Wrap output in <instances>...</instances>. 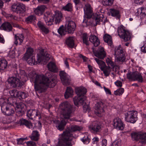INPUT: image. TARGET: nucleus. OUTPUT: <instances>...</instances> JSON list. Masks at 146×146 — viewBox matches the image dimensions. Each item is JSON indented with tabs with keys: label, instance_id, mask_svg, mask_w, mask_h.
Returning a JSON list of instances; mask_svg holds the SVG:
<instances>
[{
	"label": "nucleus",
	"instance_id": "1",
	"mask_svg": "<svg viewBox=\"0 0 146 146\" xmlns=\"http://www.w3.org/2000/svg\"><path fill=\"white\" fill-rule=\"evenodd\" d=\"M31 81L35 83V89L36 93L44 92L47 87L52 88L57 83V76L52 74L51 77V81L44 75H39L35 72L31 73Z\"/></svg>",
	"mask_w": 146,
	"mask_h": 146
},
{
	"label": "nucleus",
	"instance_id": "2",
	"mask_svg": "<svg viewBox=\"0 0 146 146\" xmlns=\"http://www.w3.org/2000/svg\"><path fill=\"white\" fill-rule=\"evenodd\" d=\"M50 58V55L46 52H44L43 50H41V52L39 54H37V61L35 60V56H32L26 60L28 63L31 65H33L36 64L38 63H40L41 62L46 63Z\"/></svg>",
	"mask_w": 146,
	"mask_h": 146
},
{
	"label": "nucleus",
	"instance_id": "3",
	"mask_svg": "<svg viewBox=\"0 0 146 146\" xmlns=\"http://www.w3.org/2000/svg\"><path fill=\"white\" fill-rule=\"evenodd\" d=\"M75 91L77 96L73 99L74 104L78 107L80 104H82L84 102L86 103V97L84 95L87 92L86 89L83 87H79L76 89Z\"/></svg>",
	"mask_w": 146,
	"mask_h": 146
},
{
	"label": "nucleus",
	"instance_id": "4",
	"mask_svg": "<svg viewBox=\"0 0 146 146\" xmlns=\"http://www.w3.org/2000/svg\"><path fill=\"white\" fill-rule=\"evenodd\" d=\"M72 136L70 135L68 131H64L58 139V141H55L54 146H61L62 142L64 143L65 146H72L71 141L72 140Z\"/></svg>",
	"mask_w": 146,
	"mask_h": 146
},
{
	"label": "nucleus",
	"instance_id": "5",
	"mask_svg": "<svg viewBox=\"0 0 146 146\" xmlns=\"http://www.w3.org/2000/svg\"><path fill=\"white\" fill-rule=\"evenodd\" d=\"M62 18L61 13L58 12L55 13V15L49 13L45 15L44 18L47 25H51L53 24L54 19L56 24L59 23Z\"/></svg>",
	"mask_w": 146,
	"mask_h": 146
},
{
	"label": "nucleus",
	"instance_id": "6",
	"mask_svg": "<svg viewBox=\"0 0 146 146\" xmlns=\"http://www.w3.org/2000/svg\"><path fill=\"white\" fill-rule=\"evenodd\" d=\"M59 108L61 110V113L64 118L69 119L72 113V108L71 105L67 102H64L60 104Z\"/></svg>",
	"mask_w": 146,
	"mask_h": 146
},
{
	"label": "nucleus",
	"instance_id": "7",
	"mask_svg": "<svg viewBox=\"0 0 146 146\" xmlns=\"http://www.w3.org/2000/svg\"><path fill=\"white\" fill-rule=\"evenodd\" d=\"M118 33L120 37L123 39L124 41H128L125 45L126 46H128L131 42V34L128 31L125 30L124 27L122 25L118 27Z\"/></svg>",
	"mask_w": 146,
	"mask_h": 146
},
{
	"label": "nucleus",
	"instance_id": "8",
	"mask_svg": "<svg viewBox=\"0 0 146 146\" xmlns=\"http://www.w3.org/2000/svg\"><path fill=\"white\" fill-rule=\"evenodd\" d=\"M114 55L116 56L115 60L121 63L125 62L126 58L125 52L120 46L115 48Z\"/></svg>",
	"mask_w": 146,
	"mask_h": 146
},
{
	"label": "nucleus",
	"instance_id": "9",
	"mask_svg": "<svg viewBox=\"0 0 146 146\" xmlns=\"http://www.w3.org/2000/svg\"><path fill=\"white\" fill-rule=\"evenodd\" d=\"M84 19L82 22L83 23H85L86 24V26L90 25L92 23H88L89 19L91 18L92 13V11L90 5L87 4L85 5V7L84 8Z\"/></svg>",
	"mask_w": 146,
	"mask_h": 146
},
{
	"label": "nucleus",
	"instance_id": "10",
	"mask_svg": "<svg viewBox=\"0 0 146 146\" xmlns=\"http://www.w3.org/2000/svg\"><path fill=\"white\" fill-rule=\"evenodd\" d=\"M125 120L127 122L134 123L137 120V112L136 111H128L125 113Z\"/></svg>",
	"mask_w": 146,
	"mask_h": 146
},
{
	"label": "nucleus",
	"instance_id": "11",
	"mask_svg": "<svg viewBox=\"0 0 146 146\" xmlns=\"http://www.w3.org/2000/svg\"><path fill=\"white\" fill-rule=\"evenodd\" d=\"M11 10L17 13H23L26 10V7L22 3H14L11 6Z\"/></svg>",
	"mask_w": 146,
	"mask_h": 146
},
{
	"label": "nucleus",
	"instance_id": "12",
	"mask_svg": "<svg viewBox=\"0 0 146 146\" xmlns=\"http://www.w3.org/2000/svg\"><path fill=\"white\" fill-rule=\"evenodd\" d=\"M127 77L129 80L137 81L141 83L143 81V78L141 74L137 71L128 73Z\"/></svg>",
	"mask_w": 146,
	"mask_h": 146
},
{
	"label": "nucleus",
	"instance_id": "13",
	"mask_svg": "<svg viewBox=\"0 0 146 146\" xmlns=\"http://www.w3.org/2000/svg\"><path fill=\"white\" fill-rule=\"evenodd\" d=\"M106 107L105 105L102 102L100 101L98 102L94 107L95 114L99 117H101L104 111V108Z\"/></svg>",
	"mask_w": 146,
	"mask_h": 146
},
{
	"label": "nucleus",
	"instance_id": "14",
	"mask_svg": "<svg viewBox=\"0 0 146 146\" xmlns=\"http://www.w3.org/2000/svg\"><path fill=\"white\" fill-rule=\"evenodd\" d=\"M8 82L12 87H20L23 85V82L19 79L14 77L9 78L8 79Z\"/></svg>",
	"mask_w": 146,
	"mask_h": 146
},
{
	"label": "nucleus",
	"instance_id": "15",
	"mask_svg": "<svg viewBox=\"0 0 146 146\" xmlns=\"http://www.w3.org/2000/svg\"><path fill=\"white\" fill-rule=\"evenodd\" d=\"M59 74L62 84L64 85H69L71 80L70 76L64 71H60Z\"/></svg>",
	"mask_w": 146,
	"mask_h": 146
},
{
	"label": "nucleus",
	"instance_id": "16",
	"mask_svg": "<svg viewBox=\"0 0 146 146\" xmlns=\"http://www.w3.org/2000/svg\"><path fill=\"white\" fill-rule=\"evenodd\" d=\"M75 22L69 20L67 22L65 25L66 32L68 33H73L76 28Z\"/></svg>",
	"mask_w": 146,
	"mask_h": 146
},
{
	"label": "nucleus",
	"instance_id": "17",
	"mask_svg": "<svg viewBox=\"0 0 146 146\" xmlns=\"http://www.w3.org/2000/svg\"><path fill=\"white\" fill-rule=\"evenodd\" d=\"M89 128L90 131L94 133L99 132L101 129V125L97 122H94L89 126Z\"/></svg>",
	"mask_w": 146,
	"mask_h": 146
},
{
	"label": "nucleus",
	"instance_id": "18",
	"mask_svg": "<svg viewBox=\"0 0 146 146\" xmlns=\"http://www.w3.org/2000/svg\"><path fill=\"white\" fill-rule=\"evenodd\" d=\"M93 52L96 56L101 59H104L106 55L104 48L102 47H100L97 50L93 51Z\"/></svg>",
	"mask_w": 146,
	"mask_h": 146
},
{
	"label": "nucleus",
	"instance_id": "19",
	"mask_svg": "<svg viewBox=\"0 0 146 146\" xmlns=\"http://www.w3.org/2000/svg\"><path fill=\"white\" fill-rule=\"evenodd\" d=\"M114 127L119 130H122L124 128V125L121 120L118 117L115 118L113 120Z\"/></svg>",
	"mask_w": 146,
	"mask_h": 146
},
{
	"label": "nucleus",
	"instance_id": "20",
	"mask_svg": "<svg viewBox=\"0 0 146 146\" xmlns=\"http://www.w3.org/2000/svg\"><path fill=\"white\" fill-rule=\"evenodd\" d=\"M1 110L4 114L7 116L12 115L15 112L13 109L9 105L7 106L5 109L3 106H1Z\"/></svg>",
	"mask_w": 146,
	"mask_h": 146
},
{
	"label": "nucleus",
	"instance_id": "21",
	"mask_svg": "<svg viewBox=\"0 0 146 146\" xmlns=\"http://www.w3.org/2000/svg\"><path fill=\"white\" fill-rule=\"evenodd\" d=\"M54 123L56 124V127L57 129L60 131L63 130L66 124V121L65 119L61 120L60 121L57 120L54 121Z\"/></svg>",
	"mask_w": 146,
	"mask_h": 146
},
{
	"label": "nucleus",
	"instance_id": "22",
	"mask_svg": "<svg viewBox=\"0 0 146 146\" xmlns=\"http://www.w3.org/2000/svg\"><path fill=\"white\" fill-rule=\"evenodd\" d=\"M46 7L43 5L37 7L36 8L33 9L35 14L37 15L40 16L42 15L44 12Z\"/></svg>",
	"mask_w": 146,
	"mask_h": 146
},
{
	"label": "nucleus",
	"instance_id": "23",
	"mask_svg": "<svg viewBox=\"0 0 146 146\" xmlns=\"http://www.w3.org/2000/svg\"><path fill=\"white\" fill-rule=\"evenodd\" d=\"M82 128L76 125H71L69 128H68L65 131H67L70 134V135L72 136V139L74 137V136L71 133V132L76 131H80L81 130Z\"/></svg>",
	"mask_w": 146,
	"mask_h": 146
},
{
	"label": "nucleus",
	"instance_id": "24",
	"mask_svg": "<svg viewBox=\"0 0 146 146\" xmlns=\"http://www.w3.org/2000/svg\"><path fill=\"white\" fill-rule=\"evenodd\" d=\"M24 36L22 34L15 35V44L17 45L21 44L24 39Z\"/></svg>",
	"mask_w": 146,
	"mask_h": 146
},
{
	"label": "nucleus",
	"instance_id": "25",
	"mask_svg": "<svg viewBox=\"0 0 146 146\" xmlns=\"http://www.w3.org/2000/svg\"><path fill=\"white\" fill-rule=\"evenodd\" d=\"M89 41L92 43L94 46H97L100 44V41L98 37L95 35H91L90 36Z\"/></svg>",
	"mask_w": 146,
	"mask_h": 146
},
{
	"label": "nucleus",
	"instance_id": "26",
	"mask_svg": "<svg viewBox=\"0 0 146 146\" xmlns=\"http://www.w3.org/2000/svg\"><path fill=\"white\" fill-rule=\"evenodd\" d=\"M25 105L23 103L15 104V110L16 112L23 114L24 111L23 109L24 108Z\"/></svg>",
	"mask_w": 146,
	"mask_h": 146
},
{
	"label": "nucleus",
	"instance_id": "27",
	"mask_svg": "<svg viewBox=\"0 0 146 146\" xmlns=\"http://www.w3.org/2000/svg\"><path fill=\"white\" fill-rule=\"evenodd\" d=\"M37 25L39 29L42 32L46 34L48 33L49 31L48 29L45 27L43 23L41 21H39L37 23Z\"/></svg>",
	"mask_w": 146,
	"mask_h": 146
},
{
	"label": "nucleus",
	"instance_id": "28",
	"mask_svg": "<svg viewBox=\"0 0 146 146\" xmlns=\"http://www.w3.org/2000/svg\"><path fill=\"white\" fill-rule=\"evenodd\" d=\"M40 134L36 130L33 131L31 135L30 136L31 139L35 141H38L39 139Z\"/></svg>",
	"mask_w": 146,
	"mask_h": 146
},
{
	"label": "nucleus",
	"instance_id": "29",
	"mask_svg": "<svg viewBox=\"0 0 146 146\" xmlns=\"http://www.w3.org/2000/svg\"><path fill=\"white\" fill-rule=\"evenodd\" d=\"M19 123L21 125H25L29 128H31L33 127L32 123L25 119H21Z\"/></svg>",
	"mask_w": 146,
	"mask_h": 146
},
{
	"label": "nucleus",
	"instance_id": "30",
	"mask_svg": "<svg viewBox=\"0 0 146 146\" xmlns=\"http://www.w3.org/2000/svg\"><path fill=\"white\" fill-rule=\"evenodd\" d=\"M48 70L50 71L55 72L58 71V69L55 64L53 62H50L48 65Z\"/></svg>",
	"mask_w": 146,
	"mask_h": 146
},
{
	"label": "nucleus",
	"instance_id": "31",
	"mask_svg": "<svg viewBox=\"0 0 146 146\" xmlns=\"http://www.w3.org/2000/svg\"><path fill=\"white\" fill-rule=\"evenodd\" d=\"M110 11L112 16L115 17L117 19L120 18V15L119 10L114 9H110Z\"/></svg>",
	"mask_w": 146,
	"mask_h": 146
},
{
	"label": "nucleus",
	"instance_id": "32",
	"mask_svg": "<svg viewBox=\"0 0 146 146\" xmlns=\"http://www.w3.org/2000/svg\"><path fill=\"white\" fill-rule=\"evenodd\" d=\"M66 43L68 47L73 48L74 44V37L70 36L66 40Z\"/></svg>",
	"mask_w": 146,
	"mask_h": 146
},
{
	"label": "nucleus",
	"instance_id": "33",
	"mask_svg": "<svg viewBox=\"0 0 146 146\" xmlns=\"http://www.w3.org/2000/svg\"><path fill=\"white\" fill-rule=\"evenodd\" d=\"M33 52V50L32 48H28L25 54L24 58L25 59H28L32 56H35Z\"/></svg>",
	"mask_w": 146,
	"mask_h": 146
},
{
	"label": "nucleus",
	"instance_id": "34",
	"mask_svg": "<svg viewBox=\"0 0 146 146\" xmlns=\"http://www.w3.org/2000/svg\"><path fill=\"white\" fill-rule=\"evenodd\" d=\"M104 42L107 43L108 45L111 46L112 44V37L110 35L108 34H105L104 36Z\"/></svg>",
	"mask_w": 146,
	"mask_h": 146
},
{
	"label": "nucleus",
	"instance_id": "35",
	"mask_svg": "<svg viewBox=\"0 0 146 146\" xmlns=\"http://www.w3.org/2000/svg\"><path fill=\"white\" fill-rule=\"evenodd\" d=\"M1 28L3 30L7 31H11L12 26L9 22H6L3 23L1 26Z\"/></svg>",
	"mask_w": 146,
	"mask_h": 146
},
{
	"label": "nucleus",
	"instance_id": "36",
	"mask_svg": "<svg viewBox=\"0 0 146 146\" xmlns=\"http://www.w3.org/2000/svg\"><path fill=\"white\" fill-rule=\"evenodd\" d=\"M7 65L6 60L3 58H0V71L6 68Z\"/></svg>",
	"mask_w": 146,
	"mask_h": 146
},
{
	"label": "nucleus",
	"instance_id": "37",
	"mask_svg": "<svg viewBox=\"0 0 146 146\" xmlns=\"http://www.w3.org/2000/svg\"><path fill=\"white\" fill-rule=\"evenodd\" d=\"M73 90L71 87H67L64 94V96L67 99L72 96Z\"/></svg>",
	"mask_w": 146,
	"mask_h": 146
},
{
	"label": "nucleus",
	"instance_id": "38",
	"mask_svg": "<svg viewBox=\"0 0 146 146\" xmlns=\"http://www.w3.org/2000/svg\"><path fill=\"white\" fill-rule=\"evenodd\" d=\"M103 15L102 14L100 15V16L98 15L96 17H95L93 20L94 23H95L96 25L99 24L100 23L103 21Z\"/></svg>",
	"mask_w": 146,
	"mask_h": 146
},
{
	"label": "nucleus",
	"instance_id": "39",
	"mask_svg": "<svg viewBox=\"0 0 146 146\" xmlns=\"http://www.w3.org/2000/svg\"><path fill=\"white\" fill-rule=\"evenodd\" d=\"M73 7L72 4L70 3H67L63 7V9L65 11L71 12L73 10Z\"/></svg>",
	"mask_w": 146,
	"mask_h": 146
},
{
	"label": "nucleus",
	"instance_id": "40",
	"mask_svg": "<svg viewBox=\"0 0 146 146\" xmlns=\"http://www.w3.org/2000/svg\"><path fill=\"white\" fill-rule=\"evenodd\" d=\"M95 60L98 64L101 70L105 67L106 64L104 62L97 58H95Z\"/></svg>",
	"mask_w": 146,
	"mask_h": 146
},
{
	"label": "nucleus",
	"instance_id": "41",
	"mask_svg": "<svg viewBox=\"0 0 146 146\" xmlns=\"http://www.w3.org/2000/svg\"><path fill=\"white\" fill-rule=\"evenodd\" d=\"M34 112L35 113L33 115V119H40L41 118V115L38 110L35 109Z\"/></svg>",
	"mask_w": 146,
	"mask_h": 146
},
{
	"label": "nucleus",
	"instance_id": "42",
	"mask_svg": "<svg viewBox=\"0 0 146 146\" xmlns=\"http://www.w3.org/2000/svg\"><path fill=\"white\" fill-rule=\"evenodd\" d=\"M101 70L103 71V72L104 74L106 76H109L111 71V68L110 67H105L102 69Z\"/></svg>",
	"mask_w": 146,
	"mask_h": 146
},
{
	"label": "nucleus",
	"instance_id": "43",
	"mask_svg": "<svg viewBox=\"0 0 146 146\" xmlns=\"http://www.w3.org/2000/svg\"><path fill=\"white\" fill-rule=\"evenodd\" d=\"M141 133V132H133L131 134V135L132 138L134 140H137L140 139Z\"/></svg>",
	"mask_w": 146,
	"mask_h": 146
},
{
	"label": "nucleus",
	"instance_id": "44",
	"mask_svg": "<svg viewBox=\"0 0 146 146\" xmlns=\"http://www.w3.org/2000/svg\"><path fill=\"white\" fill-rule=\"evenodd\" d=\"M114 0H102V3L104 6H110L112 5Z\"/></svg>",
	"mask_w": 146,
	"mask_h": 146
},
{
	"label": "nucleus",
	"instance_id": "45",
	"mask_svg": "<svg viewBox=\"0 0 146 146\" xmlns=\"http://www.w3.org/2000/svg\"><path fill=\"white\" fill-rule=\"evenodd\" d=\"M36 18L35 15H30L27 17L25 20L28 23H30L36 20Z\"/></svg>",
	"mask_w": 146,
	"mask_h": 146
},
{
	"label": "nucleus",
	"instance_id": "46",
	"mask_svg": "<svg viewBox=\"0 0 146 146\" xmlns=\"http://www.w3.org/2000/svg\"><path fill=\"white\" fill-rule=\"evenodd\" d=\"M34 110L30 109L28 110L27 113V116L30 119H33Z\"/></svg>",
	"mask_w": 146,
	"mask_h": 146
},
{
	"label": "nucleus",
	"instance_id": "47",
	"mask_svg": "<svg viewBox=\"0 0 146 146\" xmlns=\"http://www.w3.org/2000/svg\"><path fill=\"white\" fill-rule=\"evenodd\" d=\"M138 13L142 15H146V8H139L137 9Z\"/></svg>",
	"mask_w": 146,
	"mask_h": 146
},
{
	"label": "nucleus",
	"instance_id": "48",
	"mask_svg": "<svg viewBox=\"0 0 146 146\" xmlns=\"http://www.w3.org/2000/svg\"><path fill=\"white\" fill-rule=\"evenodd\" d=\"M11 96L13 97H19V92L16 90H13L10 91L9 92Z\"/></svg>",
	"mask_w": 146,
	"mask_h": 146
},
{
	"label": "nucleus",
	"instance_id": "49",
	"mask_svg": "<svg viewBox=\"0 0 146 146\" xmlns=\"http://www.w3.org/2000/svg\"><path fill=\"white\" fill-rule=\"evenodd\" d=\"M140 139L142 143H146V133L141 132Z\"/></svg>",
	"mask_w": 146,
	"mask_h": 146
},
{
	"label": "nucleus",
	"instance_id": "50",
	"mask_svg": "<svg viewBox=\"0 0 146 146\" xmlns=\"http://www.w3.org/2000/svg\"><path fill=\"white\" fill-rule=\"evenodd\" d=\"M106 62L107 64L110 67L112 66H114V64L112 60V58L111 57H107L106 58Z\"/></svg>",
	"mask_w": 146,
	"mask_h": 146
},
{
	"label": "nucleus",
	"instance_id": "51",
	"mask_svg": "<svg viewBox=\"0 0 146 146\" xmlns=\"http://www.w3.org/2000/svg\"><path fill=\"white\" fill-rule=\"evenodd\" d=\"M124 91L123 88H120L114 91V94L116 96L121 95Z\"/></svg>",
	"mask_w": 146,
	"mask_h": 146
},
{
	"label": "nucleus",
	"instance_id": "52",
	"mask_svg": "<svg viewBox=\"0 0 146 146\" xmlns=\"http://www.w3.org/2000/svg\"><path fill=\"white\" fill-rule=\"evenodd\" d=\"M88 37L87 34L86 33H84L83 35V43L85 44L86 45H89Z\"/></svg>",
	"mask_w": 146,
	"mask_h": 146
},
{
	"label": "nucleus",
	"instance_id": "53",
	"mask_svg": "<svg viewBox=\"0 0 146 146\" xmlns=\"http://www.w3.org/2000/svg\"><path fill=\"white\" fill-rule=\"evenodd\" d=\"M19 97H21L22 99H25L28 96V94L27 92H19Z\"/></svg>",
	"mask_w": 146,
	"mask_h": 146
},
{
	"label": "nucleus",
	"instance_id": "54",
	"mask_svg": "<svg viewBox=\"0 0 146 146\" xmlns=\"http://www.w3.org/2000/svg\"><path fill=\"white\" fill-rule=\"evenodd\" d=\"M42 127V124L40 121H38L37 123L35 124V126L33 127V129H38L40 130Z\"/></svg>",
	"mask_w": 146,
	"mask_h": 146
},
{
	"label": "nucleus",
	"instance_id": "55",
	"mask_svg": "<svg viewBox=\"0 0 146 146\" xmlns=\"http://www.w3.org/2000/svg\"><path fill=\"white\" fill-rule=\"evenodd\" d=\"M63 25L61 26L58 29V33L61 35H64L65 34V31L63 29Z\"/></svg>",
	"mask_w": 146,
	"mask_h": 146
},
{
	"label": "nucleus",
	"instance_id": "56",
	"mask_svg": "<svg viewBox=\"0 0 146 146\" xmlns=\"http://www.w3.org/2000/svg\"><path fill=\"white\" fill-rule=\"evenodd\" d=\"M27 137L25 138H20L17 139V142L18 144H23L25 143V141L26 139L27 140Z\"/></svg>",
	"mask_w": 146,
	"mask_h": 146
},
{
	"label": "nucleus",
	"instance_id": "57",
	"mask_svg": "<svg viewBox=\"0 0 146 146\" xmlns=\"http://www.w3.org/2000/svg\"><path fill=\"white\" fill-rule=\"evenodd\" d=\"M86 103H85V102H84V103L82 104H80L78 106H79L80 105H82L83 104H84L83 106V108L84 110V112H86V111L87 110H90V107L88 105H86V104L87 103L86 102Z\"/></svg>",
	"mask_w": 146,
	"mask_h": 146
},
{
	"label": "nucleus",
	"instance_id": "58",
	"mask_svg": "<svg viewBox=\"0 0 146 146\" xmlns=\"http://www.w3.org/2000/svg\"><path fill=\"white\" fill-rule=\"evenodd\" d=\"M121 141L119 140L114 141L112 143V146H121Z\"/></svg>",
	"mask_w": 146,
	"mask_h": 146
},
{
	"label": "nucleus",
	"instance_id": "59",
	"mask_svg": "<svg viewBox=\"0 0 146 146\" xmlns=\"http://www.w3.org/2000/svg\"><path fill=\"white\" fill-rule=\"evenodd\" d=\"M82 140L84 143L88 144L90 142V139L88 136L84 137L82 139Z\"/></svg>",
	"mask_w": 146,
	"mask_h": 146
},
{
	"label": "nucleus",
	"instance_id": "60",
	"mask_svg": "<svg viewBox=\"0 0 146 146\" xmlns=\"http://www.w3.org/2000/svg\"><path fill=\"white\" fill-rule=\"evenodd\" d=\"M27 146H36V143L33 141H30L26 142Z\"/></svg>",
	"mask_w": 146,
	"mask_h": 146
},
{
	"label": "nucleus",
	"instance_id": "61",
	"mask_svg": "<svg viewBox=\"0 0 146 146\" xmlns=\"http://www.w3.org/2000/svg\"><path fill=\"white\" fill-rule=\"evenodd\" d=\"M8 17H10L11 19H13L15 20H17L18 19V18L17 17L11 14L9 15Z\"/></svg>",
	"mask_w": 146,
	"mask_h": 146
},
{
	"label": "nucleus",
	"instance_id": "62",
	"mask_svg": "<svg viewBox=\"0 0 146 146\" xmlns=\"http://www.w3.org/2000/svg\"><path fill=\"white\" fill-rule=\"evenodd\" d=\"M141 51L143 52H146V43L141 47Z\"/></svg>",
	"mask_w": 146,
	"mask_h": 146
},
{
	"label": "nucleus",
	"instance_id": "63",
	"mask_svg": "<svg viewBox=\"0 0 146 146\" xmlns=\"http://www.w3.org/2000/svg\"><path fill=\"white\" fill-rule=\"evenodd\" d=\"M9 56L12 58H14L15 56V52L14 50H12L9 53Z\"/></svg>",
	"mask_w": 146,
	"mask_h": 146
},
{
	"label": "nucleus",
	"instance_id": "64",
	"mask_svg": "<svg viewBox=\"0 0 146 146\" xmlns=\"http://www.w3.org/2000/svg\"><path fill=\"white\" fill-rule=\"evenodd\" d=\"M115 84L118 87H121L122 86V82L120 81H117L115 82Z\"/></svg>",
	"mask_w": 146,
	"mask_h": 146
}]
</instances>
